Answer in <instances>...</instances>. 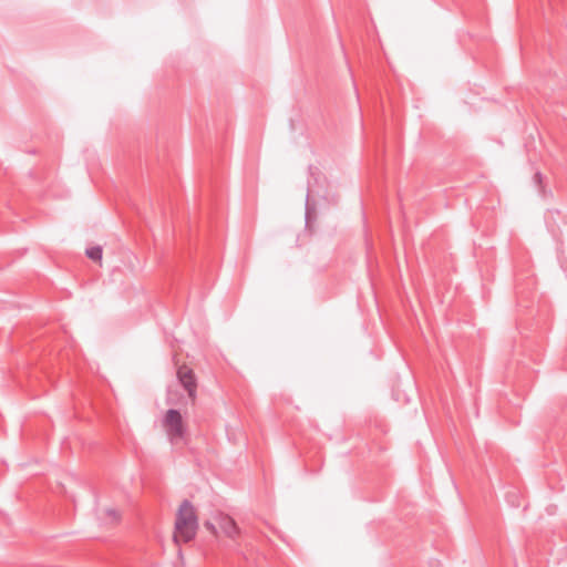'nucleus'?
Masks as SVG:
<instances>
[{"label":"nucleus","mask_w":567,"mask_h":567,"mask_svg":"<svg viewBox=\"0 0 567 567\" xmlns=\"http://www.w3.org/2000/svg\"><path fill=\"white\" fill-rule=\"evenodd\" d=\"M197 529L198 519L195 508L189 501L185 499L176 514L174 542L176 544L190 542L196 536Z\"/></svg>","instance_id":"f257e3e1"},{"label":"nucleus","mask_w":567,"mask_h":567,"mask_svg":"<svg viewBox=\"0 0 567 567\" xmlns=\"http://www.w3.org/2000/svg\"><path fill=\"white\" fill-rule=\"evenodd\" d=\"M163 426L172 443L183 440L186 433V426L183 422L182 414L175 409L167 410L163 419Z\"/></svg>","instance_id":"f03ea898"},{"label":"nucleus","mask_w":567,"mask_h":567,"mask_svg":"<svg viewBox=\"0 0 567 567\" xmlns=\"http://www.w3.org/2000/svg\"><path fill=\"white\" fill-rule=\"evenodd\" d=\"M177 378L183 388L186 390L189 399L194 402L196 399L197 383L193 370L186 365H182L177 370Z\"/></svg>","instance_id":"7ed1b4c3"},{"label":"nucleus","mask_w":567,"mask_h":567,"mask_svg":"<svg viewBox=\"0 0 567 567\" xmlns=\"http://www.w3.org/2000/svg\"><path fill=\"white\" fill-rule=\"evenodd\" d=\"M217 523L219 528L227 537L235 539L238 536L239 528L237 527L236 522L230 516L226 514H219L217 516Z\"/></svg>","instance_id":"20e7f679"},{"label":"nucleus","mask_w":567,"mask_h":567,"mask_svg":"<svg viewBox=\"0 0 567 567\" xmlns=\"http://www.w3.org/2000/svg\"><path fill=\"white\" fill-rule=\"evenodd\" d=\"M86 256L94 260V261H101L102 259V247L95 246L86 249Z\"/></svg>","instance_id":"39448f33"},{"label":"nucleus","mask_w":567,"mask_h":567,"mask_svg":"<svg viewBox=\"0 0 567 567\" xmlns=\"http://www.w3.org/2000/svg\"><path fill=\"white\" fill-rule=\"evenodd\" d=\"M204 525H205L206 529H208L210 533H213V534L217 533L216 526L213 523L206 522Z\"/></svg>","instance_id":"423d86ee"},{"label":"nucleus","mask_w":567,"mask_h":567,"mask_svg":"<svg viewBox=\"0 0 567 567\" xmlns=\"http://www.w3.org/2000/svg\"><path fill=\"white\" fill-rule=\"evenodd\" d=\"M542 181H543V176L539 172H537L535 175H534V182L537 184V185H540L542 184Z\"/></svg>","instance_id":"0eeeda50"},{"label":"nucleus","mask_w":567,"mask_h":567,"mask_svg":"<svg viewBox=\"0 0 567 567\" xmlns=\"http://www.w3.org/2000/svg\"><path fill=\"white\" fill-rule=\"evenodd\" d=\"M107 514H109L110 516H114V517L116 516V512H115L114 509H109V511H107Z\"/></svg>","instance_id":"6e6552de"}]
</instances>
